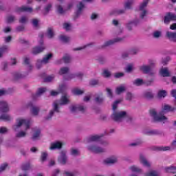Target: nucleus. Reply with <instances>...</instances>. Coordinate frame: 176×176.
Here are the masks:
<instances>
[{
	"label": "nucleus",
	"instance_id": "nucleus-16",
	"mask_svg": "<svg viewBox=\"0 0 176 176\" xmlns=\"http://www.w3.org/2000/svg\"><path fill=\"white\" fill-rule=\"evenodd\" d=\"M151 151H155L156 152H166V151H170L171 147L170 146H152L150 147Z\"/></svg>",
	"mask_w": 176,
	"mask_h": 176
},
{
	"label": "nucleus",
	"instance_id": "nucleus-64",
	"mask_svg": "<svg viewBox=\"0 0 176 176\" xmlns=\"http://www.w3.org/2000/svg\"><path fill=\"white\" fill-rule=\"evenodd\" d=\"M170 96L171 97H174L175 98L174 102H175V104L176 105V89H172L170 91Z\"/></svg>",
	"mask_w": 176,
	"mask_h": 176
},
{
	"label": "nucleus",
	"instance_id": "nucleus-61",
	"mask_svg": "<svg viewBox=\"0 0 176 176\" xmlns=\"http://www.w3.org/2000/svg\"><path fill=\"white\" fill-rule=\"evenodd\" d=\"M99 84L100 81L98 80L92 79L89 81V86H97Z\"/></svg>",
	"mask_w": 176,
	"mask_h": 176
},
{
	"label": "nucleus",
	"instance_id": "nucleus-45",
	"mask_svg": "<svg viewBox=\"0 0 176 176\" xmlns=\"http://www.w3.org/2000/svg\"><path fill=\"white\" fill-rule=\"evenodd\" d=\"M16 21V16L13 15H10L6 19L7 24H12V23H14Z\"/></svg>",
	"mask_w": 176,
	"mask_h": 176
},
{
	"label": "nucleus",
	"instance_id": "nucleus-55",
	"mask_svg": "<svg viewBox=\"0 0 176 176\" xmlns=\"http://www.w3.org/2000/svg\"><path fill=\"white\" fill-rule=\"evenodd\" d=\"M130 170H131L132 173H141V171H142V170H141V168H140L135 166H131Z\"/></svg>",
	"mask_w": 176,
	"mask_h": 176
},
{
	"label": "nucleus",
	"instance_id": "nucleus-59",
	"mask_svg": "<svg viewBox=\"0 0 176 176\" xmlns=\"http://www.w3.org/2000/svg\"><path fill=\"white\" fill-rule=\"evenodd\" d=\"M162 36V32L160 31H155L153 33V37L155 38V39H159Z\"/></svg>",
	"mask_w": 176,
	"mask_h": 176
},
{
	"label": "nucleus",
	"instance_id": "nucleus-27",
	"mask_svg": "<svg viewBox=\"0 0 176 176\" xmlns=\"http://www.w3.org/2000/svg\"><path fill=\"white\" fill-rule=\"evenodd\" d=\"M53 58V54L50 53L44 56L42 59V62L43 64H49V61Z\"/></svg>",
	"mask_w": 176,
	"mask_h": 176
},
{
	"label": "nucleus",
	"instance_id": "nucleus-44",
	"mask_svg": "<svg viewBox=\"0 0 176 176\" xmlns=\"http://www.w3.org/2000/svg\"><path fill=\"white\" fill-rule=\"evenodd\" d=\"M70 153L72 155V156H79V155H80V151H79V149L78 148H72L70 150Z\"/></svg>",
	"mask_w": 176,
	"mask_h": 176
},
{
	"label": "nucleus",
	"instance_id": "nucleus-11",
	"mask_svg": "<svg viewBox=\"0 0 176 176\" xmlns=\"http://www.w3.org/2000/svg\"><path fill=\"white\" fill-rule=\"evenodd\" d=\"M28 107L30 108L32 115H34V116H38L39 115V111H41L39 107L35 106L32 102H30L28 104Z\"/></svg>",
	"mask_w": 176,
	"mask_h": 176
},
{
	"label": "nucleus",
	"instance_id": "nucleus-1",
	"mask_svg": "<svg viewBox=\"0 0 176 176\" xmlns=\"http://www.w3.org/2000/svg\"><path fill=\"white\" fill-rule=\"evenodd\" d=\"M175 107L170 106V104H164L162 110L157 114L156 109H151L149 110L150 116L153 118L154 122H162L167 120V117L164 116V113H168V112H174Z\"/></svg>",
	"mask_w": 176,
	"mask_h": 176
},
{
	"label": "nucleus",
	"instance_id": "nucleus-18",
	"mask_svg": "<svg viewBox=\"0 0 176 176\" xmlns=\"http://www.w3.org/2000/svg\"><path fill=\"white\" fill-rule=\"evenodd\" d=\"M0 112H2V113L9 112V104H8V102L0 101Z\"/></svg>",
	"mask_w": 176,
	"mask_h": 176
},
{
	"label": "nucleus",
	"instance_id": "nucleus-24",
	"mask_svg": "<svg viewBox=\"0 0 176 176\" xmlns=\"http://www.w3.org/2000/svg\"><path fill=\"white\" fill-rule=\"evenodd\" d=\"M32 141H39L41 140V130H36L30 138Z\"/></svg>",
	"mask_w": 176,
	"mask_h": 176
},
{
	"label": "nucleus",
	"instance_id": "nucleus-46",
	"mask_svg": "<svg viewBox=\"0 0 176 176\" xmlns=\"http://www.w3.org/2000/svg\"><path fill=\"white\" fill-rule=\"evenodd\" d=\"M62 58L65 64H69V63H71V56L68 54H65Z\"/></svg>",
	"mask_w": 176,
	"mask_h": 176
},
{
	"label": "nucleus",
	"instance_id": "nucleus-21",
	"mask_svg": "<svg viewBox=\"0 0 176 176\" xmlns=\"http://www.w3.org/2000/svg\"><path fill=\"white\" fill-rule=\"evenodd\" d=\"M61 148H63V143L60 142H56L51 143L50 149V151H56V149L60 150Z\"/></svg>",
	"mask_w": 176,
	"mask_h": 176
},
{
	"label": "nucleus",
	"instance_id": "nucleus-28",
	"mask_svg": "<svg viewBox=\"0 0 176 176\" xmlns=\"http://www.w3.org/2000/svg\"><path fill=\"white\" fill-rule=\"evenodd\" d=\"M164 171L170 174H176V166H170L164 168Z\"/></svg>",
	"mask_w": 176,
	"mask_h": 176
},
{
	"label": "nucleus",
	"instance_id": "nucleus-41",
	"mask_svg": "<svg viewBox=\"0 0 176 176\" xmlns=\"http://www.w3.org/2000/svg\"><path fill=\"white\" fill-rule=\"evenodd\" d=\"M96 61H98L99 64L104 65L105 63H107V59L102 56H98L96 57Z\"/></svg>",
	"mask_w": 176,
	"mask_h": 176
},
{
	"label": "nucleus",
	"instance_id": "nucleus-3",
	"mask_svg": "<svg viewBox=\"0 0 176 176\" xmlns=\"http://www.w3.org/2000/svg\"><path fill=\"white\" fill-rule=\"evenodd\" d=\"M23 124L25 126V131H27V130H28V129H30L31 126L30 123V120L18 118L16 119V124L12 126V130H14V131H19V129H20V127H21Z\"/></svg>",
	"mask_w": 176,
	"mask_h": 176
},
{
	"label": "nucleus",
	"instance_id": "nucleus-19",
	"mask_svg": "<svg viewBox=\"0 0 176 176\" xmlns=\"http://www.w3.org/2000/svg\"><path fill=\"white\" fill-rule=\"evenodd\" d=\"M94 102L99 105L104 102V95L102 93L97 94L95 95Z\"/></svg>",
	"mask_w": 176,
	"mask_h": 176
},
{
	"label": "nucleus",
	"instance_id": "nucleus-9",
	"mask_svg": "<svg viewBox=\"0 0 176 176\" xmlns=\"http://www.w3.org/2000/svg\"><path fill=\"white\" fill-rule=\"evenodd\" d=\"M83 9H85V4L80 1L79 3L76 6V10L75 12L74 19H79L80 16H82V13H83Z\"/></svg>",
	"mask_w": 176,
	"mask_h": 176
},
{
	"label": "nucleus",
	"instance_id": "nucleus-35",
	"mask_svg": "<svg viewBox=\"0 0 176 176\" xmlns=\"http://www.w3.org/2000/svg\"><path fill=\"white\" fill-rule=\"evenodd\" d=\"M0 120L3 122H9L10 120V116L6 113H3L0 116Z\"/></svg>",
	"mask_w": 176,
	"mask_h": 176
},
{
	"label": "nucleus",
	"instance_id": "nucleus-23",
	"mask_svg": "<svg viewBox=\"0 0 176 176\" xmlns=\"http://www.w3.org/2000/svg\"><path fill=\"white\" fill-rule=\"evenodd\" d=\"M140 163L143 164V166H145V167H151V164H149L148 160H146L145 155H144V154L142 153L140 154Z\"/></svg>",
	"mask_w": 176,
	"mask_h": 176
},
{
	"label": "nucleus",
	"instance_id": "nucleus-14",
	"mask_svg": "<svg viewBox=\"0 0 176 176\" xmlns=\"http://www.w3.org/2000/svg\"><path fill=\"white\" fill-rule=\"evenodd\" d=\"M14 12L16 13H23V12L32 13V8L27 7L25 6H23L22 7L16 6L14 8Z\"/></svg>",
	"mask_w": 176,
	"mask_h": 176
},
{
	"label": "nucleus",
	"instance_id": "nucleus-43",
	"mask_svg": "<svg viewBox=\"0 0 176 176\" xmlns=\"http://www.w3.org/2000/svg\"><path fill=\"white\" fill-rule=\"evenodd\" d=\"M59 39L61 42H63V43H68V42H69V41H71L70 37H68L65 35L60 36Z\"/></svg>",
	"mask_w": 176,
	"mask_h": 176
},
{
	"label": "nucleus",
	"instance_id": "nucleus-63",
	"mask_svg": "<svg viewBox=\"0 0 176 176\" xmlns=\"http://www.w3.org/2000/svg\"><path fill=\"white\" fill-rule=\"evenodd\" d=\"M102 74L104 78H111V72H109L108 69H104Z\"/></svg>",
	"mask_w": 176,
	"mask_h": 176
},
{
	"label": "nucleus",
	"instance_id": "nucleus-53",
	"mask_svg": "<svg viewBox=\"0 0 176 176\" xmlns=\"http://www.w3.org/2000/svg\"><path fill=\"white\" fill-rule=\"evenodd\" d=\"M133 98H134V94H133V93L130 91L126 92V95L125 98L126 101H132Z\"/></svg>",
	"mask_w": 176,
	"mask_h": 176
},
{
	"label": "nucleus",
	"instance_id": "nucleus-54",
	"mask_svg": "<svg viewBox=\"0 0 176 176\" xmlns=\"http://www.w3.org/2000/svg\"><path fill=\"white\" fill-rule=\"evenodd\" d=\"M85 93L84 91H82L78 88H76L73 90V94H74L75 96H82Z\"/></svg>",
	"mask_w": 176,
	"mask_h": 176
},
{
	"label": "nucleus",
	"instance_id": "nucleus-52",
	"mask_svg": "<svg viewBox=\"0 0 176 176\" xmlns=\"http://www.w3.org/2000/svg\"><path fill=\"white\" fill-rule=\"evenodd\" d=\"M46 91V88H38L36 93V97H41Z\"/></svg>",
	"mask_w": 176,
	"mask_h": 176
},
{
	"label": "nucleus",
	"instance_id": "nucleus-4",
	"mask_svg": "<svg viewBox=\"0 0 176 176\" xmlns=\"http://www.w3.org/2000/svg\"><path fill=\"white\" fill-rule=\"evenodd\" d=\"M52 107L53 109L50 110L48 115L44 118V120L46 122L52 120V118L54 116V113H60V107L57 102H54Z\"/></svg>",
	"mask_w": 176,
	"mask_h": 176
},
{
	"label": "nucleus",
	"instance_id": "nucleus-7",
	"mask_svg": "<svg viewBox=\"0 0 176 176\" xmlns=\"http://www.w3.org/2000/svg\"><path fill=\"white\" fill-rule=\"evenodd\" d=\"M67 162H68V157L67 156V151L63 150L60 153V155L58 157V163H60V164H63V166H65V164H67Z\"/></svg>",
	"mask_w": 176,
	"mask_h": 176
},
{
	"label": "nucleus",
	"instance_id": "nucleus-20",
	"mask_svg": "<svg viewBox=\"0 0 176 176\" xmlns=\"http://www.w3.org/2000/svg\"><path fill=\"white\" fill-rule=\"evenodd\" d=\"M28 74H23L20 72H15L13 74L14 80H20V79H24V78H27Z\"/></svg>",
	"mask_w": 176,
	"mask_h": 176
},
{
	"label": "nucleus",
	"instance_id": "nucleus-26",
	"mask_svg": "<svg viewBox=\"0 0 176 176\" xmlns=\"http://www.w3.org/2000/svg\"><path fill=\"white\" fill-rule=\"evenodd\" d=\"M144 97L146 98V100H153L155 95L153 94V92H152L151 90L146 91L144 93Z\"/></svg>",
	"mask_w": 176,
	"mask_h": 176
},
{
	"label": "nucleus",
	"instance_id": "nucleus-33",
	"mask_svg": "<svg viewBox=\"0 0 176 176\" xmlns=\"http://www.w3.org/2000/svg\"><path fill=\"white\" fill-rule=\"evenodd\" d=\"M157 97L160 100H162V98H165V97H167V91H166V90H160L157 92Z\"/></svg>",
	"mask_w": 176,
	"mask_h": 176
},
{
	"label": "nucleus",
	"instance_id": "nucleus-10",
	"mask_svg": "<svg viewBox=\"0 0 176 176\" xmlns=\"http://www.w3.org/2000/svg\"><path fill=\"white\" fill-rule=\"evenodd\" d=\"M173 21H176V14L170 12H166V15L164 16V24H170V22Z\"/></svg>",
	"mask_w": 176,
	"mask_h": 176
},
{
	"label": "nucleus",
	"instance_id": "nucleus-5",
	"mask_svg": "<svg viewBox=\"0 0 176 176\" xmlns=\"http://www.w3.org/2000/svg\"><path fill=\"white\" fill-rule=\"evenodd\" d=\"M126 39V36L122 37H117L116 38L109 40L104 43V44L101 46L102 49H105V47H108L109 46H112V45H115V43H118L119 42H123Z\"/></svg>",
	"mask_w": 176,
	"mask_h": 176
},
{
	"label": "nucleus",
	"instance_id": "nucleus-42",
	"mask_svg": "<svg viewBox=\"0 0 176 176\" xmlns=\"http://www.w3.org/2000/svg\"><path fill=\"white\" fill-rule=\"evenodd\" d=\"M133 85L135 86H142V85H144V80L142 78H137L133 80Z\"/></svg>",
	"mask_w": 176,
	"mask_h": 176
},
{
	"label": "nucleus",
	"instance_id": "nucleus-58",
	"mask_svg": "<svg viewBox=\"0 0 176 176\" xmlns=\"http://www.w3.org/2000/svg\"><path fill=\"white\" fill-rule=\"evenodd\" d=\"M27 135V132L25 131H20L16 134V138H23Z\"/></svg>",
	"mask_w": 176,
	"mask_h": 176
},
{
	"label": "nucleus",
	"instance_id": "nucleus-48",
	"mask_svg": "<svg viewBox=\"0 0 176 176\" xmlns=\"http://www.w3.org/2000/svg\"><path fill=\"white\" fill-rule=\"evenodd\" d=\"M69 72V68L65 67L60 68V71L58 72L59 75H65V74H68Z\"/></svg>",
	"mask_w": 176,
	"mask_h": 176
},
{
	"label": "nucleus",
	"instance_id": "nucleus-25",
	"mask_svg": "<svg viewBox=\"0 0 176 176\" xmlns=\"http://www.w3.org/2000/svg\"><path fill=\"white\" fill-rule=\"evenodd\" d=\"M22 171L27 173L29 170H31V163L30 162L23 163L21 166Z\"/></svg>",
	"mask_w": 176,
	"mask_h": 176
},
{
	"label": "nucleus",
	"instance_id": "nucleus-39",
	"mask_svg": "<svg viewBox=\"0 0 176 176\" xmlns=\"http://www.w3.org/2000/svg\"><path fill=\"white\" fill-rule=\"evenodd\" d=\"M146 134L147 135H160L162 133L159 131L158 130H151L146 132Z\"/></svg>",
	"mask_w": 176,
	"mask_h": 176
},
{
	"label": "nucleus",
	"instance_id": "nucleus-34",
	"mask_svg": "<svg viewBox=\"0 0 176 176\" xmlns=\"http://www.w3.org/2000/svg\"><path fill=\"white\" fill-rule=\"evenodd\" d=\"M129 54L131 56H137L138 53H140V48L139 47H132L129 50Z\"/></svg>",
	"mask_w": 176,
	"mask_h": 176
},
{
	"label": "nucleus",
	"instance_id": "nucleus-2",
	"mask_svg": "<svg viewBox=\"0 0 176 176\" xmlns=\"http://www.w3.org/2000/svg\"><path fill=\"white\" fill-rule=\"evenodd\" d=\"M126 116H127V111L118 110L113 111L110 118L116 123H123L124 119H126Z\"/></svg>",
	"mask_w": 176,
	"mask_h": 176
},
{
	"label": "nucleus",
	"instance_id": "nucleus-47",
	"mask_svg": "<svg viewBox=\"0 0 176 176\" xmlns=\"http://www.w3.org/2000/svg\"><path fill=\"white\" fill-rule=\"evenodd\" d=\"M44 37H45V34L43 32L39 33L38 34V38H39L38 45H40L39 46H45V44H43Z\"/></svg>",
	"mask_w": 176,
	"mask_h": 176
},
{
	"label": "nucleus",
	"instance_id": "nucleus-32",
	"mask_svg": "<svg viewBox=\"0 0 176 176\" xmlns=\"http://www.w3.org/2000/svg\"><path fill=\"white\" fill-rule=\"evenodd\" d=\"M126 90H127V88H126V86L120 85V87L116 88V94H118V96H120V94H122V93H124Z\"/></svg>",
	"mask_w": 176,
	"mask_h": 176
},
{
	"label": "nucleus",
	"instance_id": "nucleus-30",
	"mask_svg": "<svg viewBox=\"0 0 176 176\" xmlns=\"http://www.w3.org/2000/svg\"><path fill=\"white\" fill-rule=\"evenodd\" d=\"M46 35L49 39H53V38H54V30H53V28H47Z\"/></svg>",
	"mask_w": 176,
	"mask_h": 176
},
{
	"label": "nucleus",
	"instance_id": "nucleus-56",
	"mask_svg": "<svg viewBox=\"0 0 176 176\" xmlns=\"http://www.w3.org/2000/svg\"><path fill=\"white\" fill-rule=\"evenodd\" d=\"M32 25L35 28H38V27H39V19H32Z\"/></svg>",
	"mask_w": 176,
	"mask_h": 176
},
{
	"label": "nucleus",
	"instance_id": "nucleus-38",
	"mask_svg": "<svg viewBox=\"0 0 176 176\" xmlns=\"http://www.w3.org/2000/svg\"><path fill=\"white\" fill-rule=\"evenodd\" d=\"M93 45H94V43H88L82 47H78L76 48H74L73 50H74V52H78L79 50H84V49H86V47H89V46H93Z\"/></svg>",
	"mask_w": 176,
	"mask_h": 176
},
{
	"label": "nucleus",
	"instance_id": "nucleus-12",
	"mask_svg": "<svg viewBox=\"0 0 176 176\" xmlns=\"http://www.w3.org/2000/svg\"><path fill=\"white\" fill-rule=\"evenodd\" d=\"M139 70L140 72H142L143 74L151 75V76L154 75L155 73L152 72V69H151V66L148 65H142L139 66Z\"/></svg>",
	"mask_w": 176,
	"mask_h": 176
},
{
	"label": "nucleus",
	"instance_id": "nucleus-13",
	"mask_svg": "<svg viewBox=\"0 0 176 176\" xmlns=\"http://www.w3.org/2000/svg\"><path fill=\"white\" fill-rule=\"evenodd\" d=\"M55 102L58 103V106L68 105V104L71 103V100L68 98V94L65 93L64 95L61 96L60 99Z\"/></svg>",
	"mask_w": 176,
	"mask_h": 176
},
{
	"label": "nucleus",
	"instance_id": "nucleus-17",
	"mask_svg": "<svg viewBox=\"0 0 176 176\" xmlns=\"http://www.w3.org/2000/svg\"><path fill=\"white\" fill-rule=\"evenodd\" d=\"M45 49L46 47L45 45H37L32 49V54L36 56V54H39L40 53L43 52L45 50Z\"/></svg>",
	"mask_w": 176,
	"mask_h": 176
},
{
	"label": "nucleus",
	"instance_id": "nucleus-50",
	"mask_svg": "<svg viewBox=\"0 0 176 176\" xmlns=\"http://www.w3.org/2000/svg\"><path fill=\"white\" fill-rule=\"evenodd\" d=\"M56 12L59 14H64V13H65V10H64L63 6L58 5L56 6Z\"/></svg>",
	"mask_w": 176,
	"mask_h": 176
},
{
	"label": "nucleus",
	"instance_id": "nucleus-60",
	"mask_svg": "<svg viewBox=\"0 0 176 176\" xmlns=\"http://www.w3.org/2000/svg\"><path fill=\"white\" fill-rule=\"evenodd\" d=\"M145 176H159V173L156 170H151L146 173Z\"/></svg>",
	"mask_w": 176,
	"mask_h": 176
},
{
	"label": "nucleus",
	"instance_id": "nucleus-29",
	"mask_svg": "<svg viewBox=\"0 0 176 176\" xmlns=\"http://www.w3.org/2000/svg\"><path fill=\"white\" fill-rule=\"evenodd\" d=\"M102 137V136H100L98 135H92L88 138L87 141V142H97L98 141H100Z\"/></svg>",
	"mask_w": 176,
	"mask_h": 176
},
{
	"label": "nucleus",
	"instance_id": "nucleus-57",
	"mask_svg": "<svg viewBox=\"0 0 176 176\" xmlns=\"http://www.w3.org/2000/svg\"><path fill=\"white\" fill-rule=\"evenodd\" d=\"M122 102V100H116L114 102V103L113 104V106H112V110H113V112H115V111H118L116 109H118V104H120V102Z\"/></svg>",
	"mask_w": 176,
	"mask_h": 176
},
{
	"label": "nucleus",
	"instance_id": "nucleus-40",
	"mask_svg": "<svg viewBox=\"0 0 176 176\" xmlns=\"http://www.w3.org/2000/svg\"><path fill=\"white\" fill-rule=\"evenodd\" d=\"M131 5H133V0H129L124 4V9L125 10H130L131 9Z\"/></svg>",
	"mask_w": 176,
	"mask_h": 176
},
{
	"label": "nucleus",
	"instance_id": "nucleus-51",
	"mask_svg": "<svg viewBox=\"0 0 176 176\" xmlns=\"http://www.w3.org/2000/svg\"><path fill=\"white\" fill-rule=\"evenodd\" d=\"M124 120L126 123H129V124H133V117L126 112V116L124 118Z\"/></svg>",
	"mask_w": 176,
	"mask_h": 176
},
{
	"label": "nucleus",
	"instance_id": "nucleus-49",
	"mask_svg": "<svg viewBox=\"0 0 176 176\" xmlns=\"http://www.w3.org/2000/svg\"><path fill=\"white\" fill-rule=\"evenodd\" d=\"M69 109L72 113H76V112H78V104H72L69 107Z\"/></svg>",
	"mask_w": 176,
	"mask_h": 176
},
{
	"label": "nucleus",
	"instance_id": "nucleus-31",
	"mask_svg": "<svg viewBox=\"0 0 176 176\" xmlns=\"http://www.w3.org/2000/svg\"><path fill=\"white\" fill-rule=\"evenodd\" d=\"M52 8H53V4L52 3H48L45 8L43 12V14L44 16H47L49 14V12L52 10Z\"/></svg>",
	"mask_w": 176,
	"mask_h": 176
},
{
	"label": "nucleus",
	"instance_id": "nucleus-37",
	"mask_svg": "<svg viewBox=\"0 0 176 176\" xmlns=\"http://www.w3.org/2000/svg\"><path fill=\"white\" fill-rule=\"evenodd\" d=\"M149 3V0H144L139 7V10H145V8L148 6V3Z\"/></svg>",
	"mask_w": 176,
	"mask_h": 176
},
{
	"label": "nucleus",
	"instance_id": "nucleus-22",
	"mask_svg": "<svg viewBox=\"0 0 176 176\" xmlns=\"http://www.w3.org/2000/svg\"><path fill=\"white\" fill-rule=\"evenodd\" d=\"M160 74L163 78H168V76H171V72L168 71V67H162L160 71Z\"/></svg>",
	"mask_w": 176,
	"mask_h": 176
},
{
	"label": "nucleus",
	"instance_id": "nucleus-8",
	"mask_svg": "<svg viewBox=\"0 0 176 176\" xmlns=\"http://www.w3.org/2000/svg\"><path fill=\"white\" fill-rule=\"evenodd\" d=\"M140 23H141V19H135L132 21H128L126 23L125 27L128 31H133V25H134V27H137L138 25V24H140Z\"/></svg>",
	"mask_w": 176,
	"mask_h": 176
},
{
	"label": "nucleus",
	"instance_id": "nucleus-36",
	"mask_svg": "<svg viewBox=\"0 0 176 176\" xmlns=\"http://www.w3.org/2000/svg\"><path fill=\"white\" fill-rule=\"evenodd\" d=\"M126 13V10L124 9H120V10H114L112 12V14H114V16H119L120 14H124Z\"/></svg>",
	"mask_w": 176,
	"mask_h": 176
},
{
	"label": "nucleus",
	"instance_id": "nucleus-6",
	"mask_svg": "<svg viewBox=\"0 0 176 176\" xmlns=\"http://www.w3.org/2000/svg\"><path fill=\"white\" fill-rule=\"evenodd\" d=\"M87 150L89 151V152H91L92 153H96V154L104 153V152H107L105 148L96 144L88 146Z\"/></svg>",
	"mask_w": 176,
	"mask_h": 176
},
{
	"label": "nucleus",
	"instance_id": "nucleus-62",
	"mask_svg": "<svg viewBox=\"0 0 176 176\" xmlns=\"http://www.w3.org/2000/svg\"><path fill=\"white\" fill-rule=\"evenodd\" d=\"M125 72L128 74H131V72H133V65L129 64L126 65V67L125 69Z\"/></svg>",
	"mask_w": 176,
	"mask_h": 176
},
{
	"label": "nucleus",
	"instance_id": "nucleus-15",
	"mask_svg": "<svg viewBox=\"0 0 176 176\" xmlns=\"http://www.w3.org/2000/svg\"><path fill=\"white\" fill-rule=\"evenodd\" d=\"M103 163L107 166H111V164H116V163H118V157L111 156L104 160L103 161Z\"/></svg>",
	"mask_w": 176,
	"mask_h": 176
}]
</instances>
